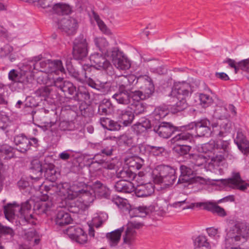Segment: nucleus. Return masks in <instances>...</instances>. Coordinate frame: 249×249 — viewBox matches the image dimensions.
Returning <instances> with one entry per match:
<instances>
[{
	"label": "nucleus",
	"mask_w": 249,
	"mask_h": 249,
	"mask_svg": "<svg viewBox=\"0 0 249 249\" xmlns=\"http://www.w3.org/2000/svg\"><path fill=\"white\" fill-rule=\"evenodd\" d=\"M150 209L145 206H140L131 209L129 211L131 217H145L150 212Z\"/></svg>",
	"instance_id": "32"
},
{
	"label": "nucleus",
	"mask_w": 249,
	"mask_h": 249,
	"mask_svg": "<svg viewBox=\"0 0 249 249\" xmlns=\"http://www.w3.org/2000/svg\"><path fill=\"white\" fill-rule=\"evenodd\" d=\"M234 141L242 152L245 154L249 153V142L242 133L238 132Z\"/></svg>",
	"instance_id": "25"
},
{
	"label": "nucleus",
	"mask_w": 249,
	"mask_h": 249,
	"mask_svg": "<svg viewBox=\"0 0 249 249\" xmlns=\"http://www.w3.org/2000/svg\"><path fill=\"white\" fill-rule=\"evenodd\" d=\"M191 148V146L187 145H178L174 148V150L180 155H184L189 152Z\"/></svg>",
	"instance_id": "52"
},
{
	"label": "nucleus",
	"mask_w": 249,
	"mask_h": 249,
	"mask_svg": "<svg viewBox=\"0 0 249 249\" xmlns=\"http://www.w3.org/2000/svg\"><path fill=\"white\" fill-rule=\"evenodd\" d=\"M143 226V223L141 222L134 220L129 221L127 224V228L123 237L124 242L130 244L136 233L135 230L140 229Z\"/></svg>",
	"instance_id": "14"
},
{
	"label": "nucleus",
	"mask_w": 249,
	"mask_h": 249,
	"mask_svg": "<svg viewBox=\"0 0 249 249\" xmlns=\"http://www.w3.org/2000/svg\"><path fill=\"white\" fill-rule=\"evenodd\" d=\"M13 47L9 44H6L0 49V57H5L13 51Z\"/></svg>",
	"instance_id": "56"
},
{
	"label": "nucleus",
	"mask_w": 249,
	"mask_h": 249,
	"mask_svg": "<svg viewBox=\"0 0 249 249\" xmlns=\"http://www.w3.org/2000/svg\"><path fill=\"white\" fill-rule=\"evenodd\" d=\"M123 231V228H121L107 233L106 237L111 247H114L118 245L120 240Z\"/></svg>",
	"instance_id": "28"
},
{
	"label": "nucleus",
	"mask_w": 249,
	"mask_h": 249,
	"mask_svg": "<svg viewBox=\"0 0 249 249\" xmlns=\"http://www.w3.org/2000/svg\"><path fill=\"white\" fill-rule=\"evenodd\" d=\"M229 141L226 137L216 139V141H214L216 150H220L219 152L220 153L226 152L227 154H229V145L230 142Z\"/></svg>",
	"instance_id": "34"
},
{
	"label": "nucleus",
	"mask_w": 249,
	"mask_h": 249,
	"mask_svg": "<svg viewBox=\"0 0 249 249\" xmlns=\"http://www.w3.org/2000/svg\"><path fill=\"white\" fill-rule=\"evenodd\" d=\"M51 92L50 89L47 87H42L36 90L35 94L37 97H46L49 96Z\"/></svg>",
	"instance_id": "58"
},
{
	"label": "nucleus",
	"mask_w": 249,
	"mask_h": 249,
	"mask_svg": "<svg viewBox=\"0 0 249 249\" xmlns=\"http://www.w3.org/2000/svg\"><path fill=\"white\" fill-rule=\"evenodd\" d=\"M14 142L17 146V149L21 153L26 152L31 145L30 141L23 134L15 137Z\"/></svg>",
	"instance_id": "19"
},
{
	"label": "nucleus",
	"mask_w": 249,
	"mask_h": 249,
	"mask_svg": "<svg viewBox=\"0 0 249 249\" xmlns=\"http://www.w3.org/2000/svg\"><path fill=\"white\" fill-rule=\"evenodd\" d=\"M118 114L119 118L125 126L131 124L134 119L133 112L128 107L123 110H119Z\"/></svg>",
	"instance_id": "23"
},
{
	"label": "nucleus",
	"mask_w": 249,
	"mask_h": 249,
	"mask_svg": "<svg viewBox=\"0 0 249 249\" xmlns=\"http://www.w3.org/2000/svg\"><path fill=\"white\" fill-rule=\"evenodd\" d=\"M152 177L155 183L165 186L173 185L177 179L175 169L164 165L157 166L152 171Z\"/></svg>",
	"instance_id": "4"
},
{
	"label": "nucleus",
	"mask_w": 249,
	"mask_h": 249,
	"mask_svg": "<svg viewBox=\"0 0 249 249\" xmlns=\"http://www.w3.org/2000/svg\"><path fill=\"white\" fill-rule=\"evenodd\" d=\"M43 172L44 173V177L51 182H54L57 178L54 165L45 163L43 164Z\"/></svg>",
	"instance_id": "33"
},
{
	"label": "nucleus",
	"mask_w": 249,
	"mask_h": 249,
	"mask_svg": "<svg viewBox=\"0 0 249 249\" xmlns=\"http://www.w3.org/2000/svg\"><path fill=\"white\" fill-rule=\"evenodd\" d=\"M67 209L72 213H79L86 209V205L79 199L70 200L67 203Z\"/></svg>",
	"instance_id": "26"
},
{
	"label": "nucleus",
	"mask_w": 249,
	"mask_h": 249,
	"mask_svg": "<svg viewBox=\"0 0 249 249\" xmlns=\"http://www.w3.org/2000/svg\"><path fill=\"white\" fill-rule=\"evenodd\" d=\"M200 103L203 107H206L213 103L212 98L205 94H200L199 96Z\"/></svg>",
	"instance_id": "57"
},
{
	"label": "nucleus",
	"mask_w": 249,
	"mask_h": 249,
	"mask_svg": "<svg viewBox=\"0 0 249 249\" xmlns=\"http://www.w3.org/2000/svg\"><path fill=\"white\" fill-rule=\"evenodd\" d=\"M43 169V165L40 163V161L37 160H33L31 162L32 174L30 176L31 178L35 181L38 180L42 177Z\"/></svg>",
	"instance_id": "22"
},
{
	"label": "nucleus",
	"mask_w": 249,
	"mask_h": 249,
	"mask_svg": "<svg viewBox=\"0 0 249 249\" xmlns=\"http://www.w3.org/2000/svg\"><path fill=\"white\" fill-rule=\"evenodd\" d=\"M8 118L3 115L0 114V129L4 130L8 126Z\"/></svg>",
	"instance_id": "64"
},
{
	"label": "nucleus",
	"mask_w": 249,
	"mask_h": 249,
	"mask_svg": "<svg viewBox=\"0 0 249 249\" xmlns=\"http://www.w3.org/2000/svg\"><path fill=\"white\" fill-rule=\"evenodd\" d=\"M113 64L117 69L122 70H127L130 67L129 61L123 55L117 59H114Z\"/></svg>",
	"instance_id": "40"
},
{
	"label": "nucleus",
	"mask_w": 249,
	"mask_h": 249,
	"mask_svg": "<svg viewBox=\"0 0 249 249\" xmlns=\"http://www.w3.org/2000/svg\"><path fill=\"white\" fill-rule=\"evenodd\" d=\"M49 60H41L39 57H36L30 62V64H27V65L32 66V72L33 73H34V70L48 73L49 68L48 66Z\"/></svg>",
	"instance_id": "21"
},
{
	"label": "nucleus",
	"mask_w": 249,
	"mask_h": 249,
	"mask_svg": "<svg viewBox=\"0 0 249 249\" xmlns=\"http://www.w3.org/2000/svg\"><path fill=\"white\" fill-rule=\"evenodd\" d=\"M227 159H231V156L226 152L217 154L215 156L212 158L210 164L213 166H219Z\"/></svg>",
	"instance_id": "38"
},
{
	"label": "nucleus",
	"mask_w": 249,
	"mask_h": 249,
	"mask_svg": "<svg viewBox=\"0 0 249 249\" xmlns=\"http://www.w3.org/2000/svg\"><path fill=\"white\" fill-rule=\"evenodd\" d=\"M118 82L119 89L128 92H134L135 90L134 86L138 84L139 88L143 89L145 94H147L148 97L153 93L155 89L151 78L147 75L138 77L134 75H122L119 77Z\"/></svg>",
	"instance_id": "1"
},
{
	"label": "nucleus",
	"mask_w": 249,
	"mask_h": 249,
	"mask_svg": "<svg viewBox=\"0 0 249 249\" xmlns=\"http://www.w3.org/2000/svg\"><path fill=\"white\" fill-rule=\"evenodd\" d=\"M179 169L180 175L178 180L177 184L190 182L191 179L193 178V170L191 168L184 165H180Z\"/></svg>",
	"instance_id": "24"
},
{
	"label": "nucleus",
	"mask_w": 249,
	"mask_h": 249,
	"mask_svg": "<svg viewBox=\"0 0 249 249\" xmlns=\"http://www.w3.org/2000/svg\"><path fill=\"white\" fill-rule=\"evenodd\" d=\"M71 230H73V232L71 234V237L73 239H74L76 237H78V236L81 234L86 233L83 229L80 227L71 228Z\"/></svg>",
	"instance_id": "62"
},
{
	"label": "nucleus",
	"mask_w": 249,
	"mask_h": 249,
	"mask_svg": "<svg viewBox=\"0 0 249 249\" xmlns=\"http://www.w3.org/2000/svg\"><path fill=\"white\" fill-rule=\"evenodd\" d=\"M54 86L59 89L64 93L67 92L73 96L75 95L77 90L75 86L68 81L64 80V79L61 77H58L53 80Z\"/></svg>",
	"instance_id": "15"
},
{
	"label": "nucleus",
	"mask_w": 249,
	"mask_h": 249,
	"mask_svg": "<svg viewBox=\"0 0 249 249\" xmlns=\"http://www.w3.org/2000/svg\"><path fill=\"white\" fill-rule=\"evenodd\" d=\"M194 87L188 83L184 82L174 86L169 96L172 102L175 104L172 105L175 112L181 111L187 107L186 97L190 92L194 91Z\"/></svg>",
	"instance_id": "3"
},
{
	"label": "nucleus",
	"mask_w": 249,
	"mask_h": 249,
	"mask_svg": "<svg viewBox=\"0 0 249 249\" xmlns=\"http://www.w3.org/2000/svg\"><path fill=\"white\" fill-rule=\"evenodd\" d=\"M146 95L142 91L135 90L134 92L125 91L119 89L112 95L113 99L120 104L127 105L132 104L134 101H139L146 98Z\"/></svg>",
	"instance_id": "7"
},
{
	"label": "nucleus",
	"mask_w": 249,
	"mask_h": 249,
	"mask_svg": "<svg viewBox=\"0 0 249 249\" xmlns=\"http://www.w3.org/2000/svg\"><path fill=\"white\" fill-rule=\"evenodd\" d=\"M105 55L112 59L113 63H114V59H117L121 57L123 55L122 52L119 51L117 48H113L109 50H107L105 52Z\"/></svg>",
	"instance_id": "44"
},
{
	"label": "nucleus",
	"mask_w": 249,
	"mask_h": 249,
	"mask_svg": "<svg viewBox=\"0 0 249 249\" xmlns=\"http://www.w3.org/2000/svg\"><path fill=\"white\" fill-rule=\"evenodd\" d=\"M148 149L149 152L155 156H162L165 152V148L162 146H156L153 145H148Z\"/></svg>",
	"instance_id": "51"
},
{
	"label": "nucleus",
	"mask_w": 249,
	"mask_h": 249,
	"mask_svg": "<svg viewBox=\"0 0 249 249\" xmlns=\"http://www.w3.org/2000/svg\"><path fill=\"white\" fill-rule=\"evenodd\" d=\"M206 161V158L201 155H193L191 158V162L193 164V168L196 170V167L204 168Z\"/></svg>",
	"instance_id": "41"
},
{
	"label": "nucleus",
	"mask_w": 249,
	"mask_h": 249,
	"mask_svg": "<svg viewBox=\"0 0 249 249\" xmlns=\"http://www.w3.org/2000/svg\"><path fill=\"white\" fill-rule=\"evenodd\" d=\"M90 61L93 68L105 71L108 74L113 73V68L110 62L102 54L95 53L90 55Z\"/></svg>",
	"instance_id": "9"
},
{
	"label": "nucleus",
	"mask_w": 249,
	"mask_h": 249,
	"mask_svg": "<svg viewBox=\"0 0 249 249\" xmlns=\"http://www.w3.org/2000/svg\"><path fill=\"white\" fill-rule=\"evenodd\" d=\"M192 139V135L188 132H184L176 135L173 139L174 142L179 141H190Z\"/></svg>",
	"instance_id": "54"
},
{
	"label": "nucleus",
	"mask_w": 249,
	"mask_h": 249,
	"mask_svg": "<svg viewBox=\"0 0 249 249\" xmlns=\"http://www.w3.org/2000/svg\"><path fill=\"white\" fill-rule=\"evenodd\" d=\"M110 105L109 102L106 101L105 103L104 101H103L98 107V113L100 115L107 114L110 110L109 106Z\"/></svg>",
	"instance_id": "55"
},
{
	"label": "nucleus",
	"mask_w": 249,
	"mask_h": 249,
	"mask_svg": "<svg viewBox=\"0 0 249 249\" xmlns=\"http://www.w3.org/2000/svg\"><path fill=\"white\" fill-rule=\"evenodd\" d=\"M75 101H88L90 99V94L86 89H78L72 98Z\"/></svg>",
	"instance_id": "43"
},
{
	"label": "nucleus",
	"mask_w": 249,
	"mask_h": 249,
	"mask_svg": "<svg viewBox=\"0 0 249 249\" xmlns=\"http://www.w3.org/2000/svg\"><path fill=\"white\" fill-rule=\"evenodd\" d=\"M40 190H43L44 189L45 191L50 194L53 195L54 193H58V191L61 189V188L63 187L61 185H57L56 183L52 182L49 184H44L41 183L40 185L38 186Z\"/></svg>",
	"instance_id": "39"
},
{
	"label": "nucleus",
	"mask_w": 249,
	"mask_h": 249,
	"mask_svg": "<svg viewBox=\"0 0 249 249\" xmlns=\"http://www.w3.org/2000/svg\"><path fill=\"white\" fill-rule=\"evenodd\" d=\"M13 148L7 144L0 145V157L7 156L11 158L13 157Z\"/></svg>",
	"instance_id": "49"
},
{
	"label": "nucleus",
	"mask_w": 249,
	"mask_h": 249,
	"mask_svg": "<svg viewBox=\"0 0 249 249\" xmlns=\"http://www.w3.org/2000/svg\"><path fill=\"white\" fill-rule=\"evenodd\" d=\"M117 177L123 180L131 182L136 177V174L128 167L124 168L117 172Z\"/></svg>",
	"instance_id": "30"
},
{
	"label": "nucleus",
	"mask_w": 249,
	"mask_h": 249,
	"mask_svg": "<svg viewBox=\"0 0 249 249\" xmlns=\"http://www.w3.org/2000/svg\"><path fill=\"white\" fill-rule=\"evenodd\" d=\"M213 180L219 181L220 179H213ZM224 184L229 185L232 188L238 189L241 191H245L248 187H249V183H245V181L241 178L239 172H233L231 178L227 179H220Z\"/></svg>",
	"instance_id": "11"
},
{
	"label": "nucleus",
	"mask_w": 249,
	"mask_h": 249,
	"mask_svg": "<svg viewBox=\"0 0 249 249\" xmlns=\"http://www.w3.org/2000/svg\"><path fill=\"white\" fill-rule=\"evenodd\" d=\"M137 103L135 105L134 112L136 114H140L144 112L145 107L144 105L139 101H136Z\"/></svg>",
	"instance_id": "60"
},
{
	"label": "nucleus",
	"mask_w": 249,
	"mask_h": 249,
	"mask_svg": "<svg viewBox=\"0 0 249 249\" xmlns=\"http://www.w3.org/2000/svg\"><path fill=\"white\" fill-rule=\"evenodd\" d=\"M72 219L69 213L63 210L58 211L55 218L56 224L60 226H64L71 223Z\"/></svg>",
	"instance_id": "29"
},
{
	"label": "nucleus",
	"mask_w": 249,
	"mask_h": 249,
	"mask_svg": "<svg viewBox=\"0 0 249 249\" xmlns=\"http://www.w3.org/2000/svg\"><path fill=\"white\" fill-rule=\"evenodd\" d=\"M119 140L121 142L128 146L133 147L136 145L134 138L129 135L123 134L120 136Z\"/></svg>",
	"instance_id": "48"
},
{
	"label": "nucleus",
	"mask_w": 249,
	"mask_h": 249,
	"mask_svg": "<svg viewBox=\"0 0 249 249\" xmlns=\"http://www.w3.org/2000/svg\"><path fill=\"white\" fill-rule=\"evenodd\" d=\"M168 114V110L165 107H159L155 108L153 115L157 120L164 118Z\"/></svg>",
	"instance_id": "47"
},
{
	"label": "nucleus",
	"mask_w": 249,
	"mask_h": 249,
	"mask_svg": "<svg viewBox=\"0 0 249 249\" xmlns=\"http://www.w3.org/2000/svg\"><path fill=\"white\" fill-rule=\"evenodd\" d=\"M93 67L89 65H84L81 71V75L84 78L82 80L85 81L87 84L104 94H107L109 91L110 85L108 82H103L99 80L95 81L90 77V72Z\"/></svg>",
	"instance_id": "6"
},
{
	"label": "nucleus",
	"mask_w": 249,
	"mask_h": 249,
	"mask_svg": "<svg viewBox=\"0 0 249 249\" xmlns=\"http://www.w3.org/2000/svg\"><path fill=\"white\" fill-rule=\"evenodd\" d=\"M74 194L72 195L74 196H81L79 200L86 205V209L89 206V204L92 203L94 199L95 196L93 193H91L85 189L74 190L73 188Z\"/></svg>",
	"instance_id": "18"
},
{
	"label": "nucleus",
	"mask_w": 249,
	"mask_h": 249,
	"mask_svg": "<svg viewBox=\"0 0 249 249\" xmlns=\"http://www.w3.org/2000/svg\"><path fill=\"white\" fill-rule=\"evenodd\" d=\"M194 249H211V246L205 236L199 235L194 241Z\"/></svg>",
	"instance_id": "35"
},
{
	"label": "nucleus",
	"mask_w": 249,
	"mask_h": 249,
	"mask_svg": "<svg viewBox=\"0 0 249 249\" xmlns=\"http://www.w3.org/2000/svg\"><path fill=\"white\" fill-rule=\"evenodd\" d=\"M53 11L58 15H68L71 13V8L68 4L63 3H57L53 5Z\"/></svg>",
	"instance_id": "37"
},
{
	"label": "nucleus",
	"mask_w": 249,
	"mask_h": 249,
	"mask_svg": "<svg viewBox=\"0 0 249 249\" xmlns=\"http://www.w3.org/2000/svg\"><path fill=\"white\" fill-rule=\"evenodd\" d=\"M129 169L139 170L144 165V160L139 157H132L125 160Z\"/></svg>",
	"instance_id": "31"
},
{
	"label": "nucleus",
	"mask_w": 249,
	"mask_h": 249,
	"mask_svg": "<svg viewBox=\"0 0 249 249\" xmlns=\"http://www.w3.org/2000/svg\"><path fill=\"white\" fill-rule=\"evenodd\" d=\"M114 187L115 190L119 192L130 193L134 190V186L132 183L123 180L116 182Z\"/></svg>",
	"instance_id": "27"
},
{
	"label": "nucleus",
	"mask_w": 249,
	"mask_h": 249,
	"mask_svg": "<svg viewBox=\"0 0 249 249\" xmlns=\"http://www.w3.org/2000/svg\"><path fill=\"white\" fill-rule=\"evenodd\" d=\"M150 127L151 124L149 121H145L142 123L135 124L133 125L132 129L137 135H139L145 132Z\"/></svg>",
	"instance_id": "42"
},
{
	"label": "nucleus",
	"mask_w": 249,
	"mask_h": 249,
	"mask_svg": "<svg viewBox=\"0 0 249 249\" xmlns=\"http://www.w3.org/2000/svg\"><path fill=\"white\" fill-rule=\"evenodd\" d=\"M72 54L74 58L76 60H83L88 56V43L83 35H80L75 39Z\"/></svg>",
	"instance_id": "8"
},
{
	"label": "nucleus",
	"mask_w": 249,
	"mask_h": 249,
	"mask_svg": "<svg viewBox=\"0 0 249 249\" xmlns=\"http://www.w3.org/2000/svg\"><path fill=\"white\" fill-rule=\"evenodd\" d=\"M53 206L50 201H40L34 204V211L39 215L45 214L47 215L51 214L52 208Z\"/></svg>",
	"instance_id": "17"
},
{
	"label": "nucleus",
	"mask_w": 249,
	"mask_h": 249,
	"mask_svg": "<svg viewBox=\"0 0 249 249\" xmlns=\"http://www.w3.org/2000/svg\"><path fill=\"white\" fill-rule=\"evenodd\" d=\"M202 152L205 153H215V145L214 141H210L209 142L204 143L202 146Z\"/></svg>",
	"instance_id": "53"
},
{
	"label": "nucleus",
	"mask_w": 249,
	"mask_h": 249,
	"mask_svg": "<svg viewBox=\"0 0 249 249\" xmlns=\"http://www.w3.org/2000/svg\"><path fill=\"white\" fill-rule=\"evenodd\" d=\"M31 65H24L20 71L15 69L11 70L8 73V78L13 82L23 84V89L29 88L34 80V73L32 72Z\"/></svg>",
	"instance_id": "5"
},
{
	"label": "nucleus",
	"mask_w": 249,
	"mask_h": 249,
	"mask_svg": "<svg viewBox=\"0 0 249 249\" xmlns=\"http://www.w3.org/2000/svg\"><path fill=\"white\" fill-rule=\"evenodd\" d=\"M92 15L93 18L96 22L97 24L98 25L99 28V29L105 34H109V30L107 28V26L103 22V21L100 19L99 15L94 12H92Z\"/></svg>",
	"instance_id": "45"
},
{
	"label": "nucleus",
	"mask_w": 249,
	"mask_h": 249,
	"mask_svg": "<svg viewBox=\"0 0 249 249\" xmlns=\"http://www.w3.org/2000/svg\"><path fill=\"white\" fill-rule=\"evenodd\" d=\"M231 126V123L227 120L220 125V128L223 132L225 137H227L228 133L230 132Z\"/></svg>",
	"instance_id": "61"
},
{
	"label": "nucleus",
	"mask_w": 249,
	"mask_h": 249,
	"mask_svg": "<svg viewBox=\"0 0 249 249\" xmlns=\"http://www.w3.org/2000/svg\"><path fill=\"white\" fill-rule=\"evenodd\" d=\"M212 126L213 129L211 130V133L210 135H212L213 137H215L217 139L221 138H225L223 132L221 130L220 127H218L217 124H213Z\"/></svg>",
	"instance_id": "50"
},
{
	"label": "nucleus",
	"mask_w": 249,
	"mask_h": 249,
	"mask_svg": "<svg viewBox=\"0 0 249 249\" xmlns=\"http://www.w3.org/2000/svg\"><path fill=\"white\" fill-rule=\"evenodd\" d=\"M196 207H203V209L216 214L219 216L224 217L227 215L225 210L217 205L216 202L207 201L204 202L195 203Z\"/></svg>",
	"instance_id": "16"
},
{
	"label": "nucleus",
	"mask_w": 249,
	"mask_h": 249,
	"mask_svg": "<svg viewBox=\"0 0 249 249\" xmlns=\"http://www.w3.org/2000/svg\"><path fill=\"white\" fill-rule=\"evenodd\" d=\"M58 28L68 35H73L78 28V23L74 18L71 17L64 18L57 23Z\"/></svg>",
	"instance_id": "12"
},
{
	"label": "nucleus",
	"mask_w": 249,
	"mask_h": 249,
	"mask_svg": "<svg viewBox=\"0 0 249 249\" xmlns=\"http://www.w3.org/2000/svg\"><path fill=\"white\" fill-rule=\"evenodd\" d=\"M48 73H57L58 71L61 72H65V69L64 68L62 63L59 60H49L48 64Z\"/></svg>",
	"instance_id": "36"
},
{
	"label": "nucleus",
	"mask_w": 249,
	"mask_h": 249,
	"mask_svg": "<svg viewBox=\"0 0 249 249\" xmlns=\"http://www.w3.org/2000/svg\"><path fill=\"white\" fill-rule=\"evenodd\" d=\"M94 42L99 50L105 53L106 51V48L108 45L106 39L104 37H95L94 39Z\"/></svg>",
	"instance_id": "46"
},
{
	"label": "nucleus",
	"mask_w": 249,
	"mask_h": 249,
	"mask_svg": "<svg viewBox=\"0 0 249 249\" xmlns=\"http://www.w3.org/2000/svg\"><path fill=\"white\" fill-rule=\"evenodd\" d=\"M133 192L138 197H146L152 194L154 189L152 183H146L138 185Z\"/></svg>",
	"instance_id": "20"
},
{
	"label": "nucleus",
	"mask_w": 249,
	"mask_h": 249,
	"mask_svg": "<svg viewBox=\"0 0 249 249\" xmlns=\"http://www.w3.org/2000/svg\"><path fill=\"white\" fill-rule=\"evenodd\" d=\"M178 130V128L173 125L170 123L162 122L158 125L154 127V131L159 136L163 138L167 139L173 133Z\"/></svg>",
	"instance_id": "13"
},
{
	"label": "nucleus",
	"mask_w": 249,
	"mask_h": 249,
	"mask_svg": "<svg viewBox=\"0 0 249 249\" xmlns=\"http://www.w3.org/2000/svg\"><path fill=\"white\" fill-rule=\"evenodd\" d=\"M34 202L32 200H28L21 204V206L13 204H8L4 206V213L5 218L9 221L13 222L16 213L19 214V223L21 225L25 223L31 225L36 224V220L32 214L30 213L32 205Z\"/></svg>",
	"instance_id": "2"
},
{
	"label": "nucleus",
	"mask_w": 249,
	"mask_h": 249,
	"mask_svg": "<svg viewBox=\"0 0 249 249\" xmlns=\"http://www.w3.org/2000/svg\"><path fill=\"white\" fill-rule=\"evenodd\" d=\"M98 195L103 197L107 198L109 196V189L105 185H103L99 190L97 193Z\"/></svg>",
	"instance_id": "63"
},
{
	"label": "nucleus",
	"mask_w": 249,
	"mask_h": 249,
	"mask_svg": "<svg viewBox=\"0 0 249 249\" xmlns=\"http://www.w3.org/2000/svg\"><path fill=\"white\" fill-rule=\"evenodd\" d=\"M185 127L187 130L195 129L196 136L199 137L208 136L211 133V123L207 119L192 122Z\"/></svg>",
	"instance_id": "10"
},
{
	"label": "nucleus",
	"mask_w": 249,
	"mask_h": 249,
	"mask_svg": "<svg viewBox=\"0 0 249 249\" xmlns=\"http://www.w3.org/2000/svg\"><path fill=\"white\" fill-rule=\"evenodd\" d=\"M238 67L241 70L249 72V58L239 62Z\"/></svg>",
	"instance_id": "59"
}]
</instances>
